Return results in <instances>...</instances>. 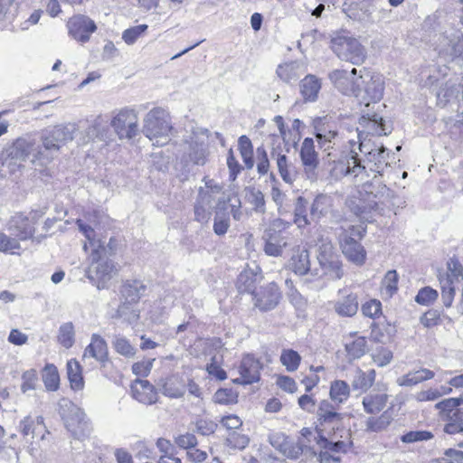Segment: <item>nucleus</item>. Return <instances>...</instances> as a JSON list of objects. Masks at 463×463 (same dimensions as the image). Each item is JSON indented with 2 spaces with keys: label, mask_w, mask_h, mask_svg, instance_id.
I'll return each mask as SVG.
<instances>
[{
  "label": "nucleus",
  "mask_w": 463,
  "mask_h": 463,
  "mask_svg": "<svg viewBox=\"0 0 463 463\" xmlns=\"http://www.w3.org/2000/svg\"><path fill=\"white\" fill-rule=\"evenodd\" d=\"M379 0H363L359 4L357 18L360 21L375 23V14L378 10Z\"/></svg>",
  "instance_id": "obj_41"
},
{
  "label": "nucleus",
  "mask_w": 463,
  "mask_h": 463,
  "mask_svg": "<svg viewBox=\"0 0 463 463\" xmlns=\"http://www.w3.org/2000/svg\"><path fill=\"white\" fill-rule=\"evenodd\" d=\"M387 401L385 393L369 394L364 397L363 405L367 413L375 414L385 407Z\"/></svg>",
  "instance_id": "obj_40"
},
{
  "label": "nucleus",
  "mask_w": 463,
  "mask_h": 463,
  "mask_svg": "<svg viewBox=\"0 0 463 463\" xmlns=\"http://www.w3.org/2000/svg\"><path fill=\"white\" fill-rule=\"evenodd\" d=\"M331 49L340 60L355 65L363 63L366 57L365 48L360 42L356 38L346 34L333 37Z\"/></svg>",
  "instance_id": "obj_9"
},
{
  "label": "nucleus",
  "mask_w": 463,
  "mask_h": 463,
  "mask_svg": "<svg viewBox=\"0 0 463 463\" xmlns=\"http://www.w3.org/2000/svg\"><path fill=\"white\" fill-rule=\"evenodd\" d=\"M317 260L322 272L314 278L326 277L328 279L337 280L343 277L342 262L330 241H324L319 245Z\"/></svg>",
  "instance_id": "obj_11"
},
{
  "label": "nucleus",
  "mask_w": 463,
  "mask_h": 463,
  "mask_svg": "<svg viewBox=\"0 0 463 463\" xmlns=\"http://www.w3.org/2000/svg\"><path fill=\"white\" fill-rule=\"evenodd\" d=\"M132 396L141 403L151 405L157 402L156 388L147 380L137 379L131 385Z\"/></svg>",
  "instance_id": "obj_21"
},
{
  "label": "nucleus",
  "mask_w": 463,
  "mask_h": 463,
  "mask_svg": "<svg viewBox=\"0 0 463 463\" xmlns=\"http://www.w3.org/2000/svg\"><path fill=\"white\" fill-rule=\"evenodd\" d=\"M373 361L380 367L389 364L392 359V353L391 350L381 347L372 354Z\"/></svg>",
  "instance_id": "obj_64"
},
{
  "label": "nucleus",
  "mask_w": 463,
  "mask_h": 463,
  "mask_svg": "<svg viewBox=\"0 0 463 463\" xmlns=\"http://www.w3.org/2000/svg\"><path fill=\"white\" fill-rule=\"evenodd\" d=\"M444 419L447 421L443 428L445 433L453 435L463 432V411H455Z\"/></svg>",
  "instance_id": "obj_46"
},
{
  "label": "nucleus",
  "mask_w": 463,
  "mask_h": 463,
  "mask_svg": "<svg viewBox=\"0 0 463 463\" xmlns=\"http://www.w3.org/2000/svg\"><path fill=\"white\" fill-rule=\"evenodd\" d=\"M305 72V65L298 61L286 62L277 69L278 76L286 83L296 82Z\"/></svg>",
  "instance_id": "obj_27"
},
{
  "label": "nucleus",
  "mask_w": 463,
  "mask_h": 463,
  "mask_svg": "<svg viewBox=\"0 0 463 463\" xmlns=\"http://www.w3.org/2000/svg\"><path fill=\"white\" fill-rule=\"evenodd\" d=\"M110 126L119 139L130 140L139 133L137 112L130 108L121 109L115 112Z\"/></svg>",
  "instance_id": "obj_13"
},
{
  "label": "nucleus",
  "mask_w": 463,
  "mask_h": 463,
  "mask_svg": "<svg viewBox=\"0 0 463 463\" xmlns=\"http://www.w3.org/2000/svg\"><path fill=\"white\" fill-rule=\"evenodd\" d=\"M345 351L348 359L355 360L361 358L367 350V341L365 337L357 336L350 342L345 343Z\"/></svg>",
  "instance_id": "obj_43"
},
{
  "label": "nucleus",
  "mask_w": 463,
  "mask_h": 463,
  "mask_svg": "<svg viewBox=\"0 0 463 463\" xmlns=\"http://www.w3.org/2000/svg\"><path fill=\"white\" fill-rule=\"evenodd\" d=\"M302 454L308 455L309 457L317 456V452L310 445L306 444L305 440H298V442L291 440L286 457L296 459Z\"/></svg>",
  "instance_id": "obj_51"
},
{
  "label": "nucleus",
  "mask_w": 463,
  "mask_h": 463,
  "mask_svg": "<svg viewBox=\"0 0 463 463\" xmlns=\"http://www.w3.org/2000/svg\"><path fill=\"white\" fill-rule=\"evenodd\" d=\"M300 94L305 102H314L318 98L321 89L320 80L313 75L307 74L299 83Z\"/></svg>",
  "instance_id": "obj_28"
},
{
  "label": "nucleus",
  "mask_w": 463,
  "mask_h": 463,
  "mask_svg": "<svg viewBox=\"0 0 463 463\" xmlns=\"http://www.w3.org/2000/svg\"><path fill=\"white\" fill-rule=\"evenodd\" d=\"M76 131L77 126L73 123L44 129L41 135L42 150L37 153L38 158L45 159L50 164L58 156L61 147L73 139Z\"/></svg>",
  "instance_id": "obj_5"
},
{
  "label": "nucleus",
  "mask_w": 463,
  "mask_h": 463,
  "mask_svg": "<svg viewBox=\"0 0 463 463\" xmlns=\"http://www.w3.org/2000/svg\"><path fill=\"white\" fill-rule=\"evenodd\" d=\"M383 79L380 74L364 71L360 75L361 95H356V98L364 103L366 109L362 110L359 126L372 135H387L383 118L375 112L371 113L369 109L371 103L374 105L383 98Z\"/></svg>",
  "instance_id": "obj_2"
},
{
  "label": "nucleus",
  "mask_w": 463,
  "mask_h": 463,
  "mask_svg": "<svg viewBox=\"0 0 463 463\" xmlns=\"http://www.w3.org/2000/svg\"><path fill=\"white\" fill-rule=\"evenodd\" d=\"M84 357H92L99 362H105L108 359V346L106 341L99 335L91 336L90 344L84 351Z\"/></svg>",
  "instance_id": "obj_33"
},
{
  "label": "nucleus",
  "mask_w": 463,
  "mask_h": 463,
  "mask_svg": "<svg viewBox=\"0 0 463 463\" xmlns=\"http://www.w3.org/2000/svg\"><path fill=\"white\" fill-rule=\"evenodd\" d=\"M363 236V231L358 226H349L339 234V243L343 254L358 266L363 265L366 259V251L359 242Z\"/></svg>",
  "instance_id": "obj_10"
},
{
  "label": "nucleus",
  "mask_w": 463,
  "mask_h": 463,
  "mask_svg": "<svg viewBox=\"0 0 463 463\" xmlns=\"http://www.w3.org/2000/svg\"><path fill=\"white\" fill-rule=\"evenodd\" d=\"M288 245L287 239L280 234L272 233L266 239L264 251L272 257L281 256L283 249Z\"/></svg>",
  "instance_id": "obj_38"
},
{
  "label": "nucleus",
  "mask_w": 463,
  "mask_h": 463,
  "mask_svg": "<svg viewBox=\"0 0 463 463\" xmlns=\"http://www.w3.org/2000/svg\"><path fill=\"white\" fill-rule=\"evenodd\" d=\"M162 393L172 399L182 398L185 393V385L177 378H169L162 386Z\"/></svg>",
  "instance_id": "obj_44"
},
{
  "label": "nucleus",
  "mask_w": 463,
  "mask_h": 463,
  "mask_svg": "<svg viewBox=\"0 0 463 463\" xmlns=\"http://www.w3.org/2000/svg\"><path fill=\"white\" fill-rule=\"evenodd\" d=\"M316 138L319 147L327 152L328 161L332 160V153L329 152L335 149L339 143V134L336 130L326 129L325 128L316 127Z\"/></svg>",
  "instance_id": "obj_25"
},
{
  "label": "nucleus",
  "mask_w": 463,
  "mask_h": 463,
  "mask_svg": "<svg viewBox=\"0 0 463 463\" xmlns=\"http://www.w3.org/2000/svg\"><path fill=\"white\" fill-rule=\"evenodd\" d=\"M344 415L335 411L334 405L328 400H322L317 410V425L314 440L320 449L318 461L320 463H339L340 457L337 453H345L348 446L351 444L343 440H329L326 435L330 436L342 426Z\"/></svg>",
  "instance_id": "obj_1"
},
{
  "label": "nucleus",
  "mask_w": 463,
  "mask_h": 463,
  "mask_svg": "<svg viewBox=\"0 0 463 463\" xmlns=\"http://www.w3.org/2000/svg\"><path fill=\"white\" fill-rule=\"evenodd\" d=\"M299 156L303 166L304 174L311 182L317 180V168L319 165L318 154L315 149L314 140L306 137L300 146Z\"/></svg>",
  "instance_id": "obj_16"
},
{
  "label": "nucleus",
  "mask_w": 463,
  "mask_h": 463,
  "mask_svg": "<svg viewBox=\"0 0 463 463\" xmlns=\"http://www.w3.org/2000/svg\"><path fill=\"white\" fill-rule=\"evenodd\" d=\"M189 134L184 137L183 159L196 165H204L209 156V130L191 126Z\"/></svg>",
  "instance_id": "obj_7"
},
{
  "label": "nucleus",
  "mask_w": 463,
  "mask_h": 463,
  "mask_svg": "<svg viewBox=\"0 0 463 463\" xmlns=\"http://www.w3.org/2000/svg\"><path fill=\"white\" fill-rule=\"evenodd\" d=\"M41 425L44 427L43 418L42 416H38L35 419L32 418L31 416H26L24 420H21L19 428L21 433L24 436L31 435L32 438H33L35 435L36 428Z\"/></svg>",
  "instance_id": "obj_55"
},
{
  "label": "nucleus",
  "mask_w": 463,
  "mask_h": 463,
  "mask_svg": "<svg viewBox=\"0 0 463 463\" xmlns=\"http://www.w3.org/2000/svg\"><path fill=\"white\" fill-rule=\"evenodd\" d=\"M335 312L342 317H353L358 310V299L355 294H348L335 304Z\"/></svg>",
  "instance_id": "obj_37"
},
{
  "label": "nucleus",
  "mask_w": 463,
  "mask_h": 463,
  "mask_svg": "<svg viewBox=\"0 0 463 463\" xmlns=\"http://www.w3.org/2000/svg\"><path fill=\"white\" fill-rule=\"evenodd\" d=\"M357 70L353 68L351 71L345 70H335L329 73V79L335 87L345 95H361L360 75L356 76Z\"/></svg>",
  "instance_id": "obj_15"
},
{
  "label": "nucleus",
  "mask_w": 463,
  "mask_h": 463,
  "mask_svg": "<svg viewBox=\"0 0 463 463\" xmlns=\"http://www.w3.org/2000/svg\"><path fill=\"white\" fill-rule=\"evenodd\" d=\"M393 420V411L392 409H388L384 411L380 417L374 418L370 417L366 420V428L371 431H381L385 430Z\"/></svg>",
  "instance_id": "obj_42"
},
{
  "label": "nucleus",
  "mask_w": 463,
  "mask_h": 463,
  "mask_svg": "<svg viewBox=\"0 0 463 463\" xmlns=\"http://www.w3.org/2000/svg\"><path fill=\"white\" fill-rule=\"evenodd\" d=\"M254 306L260 311L274 309L281 298V292L274 282L260 287L257 291H252Z\"/></svg>",
  "instance_id": "obj_18"
},
{
  "label": "nucleus",
  "mask_w": 463,
  "mask_h": 463,
  "mask_svg": "<svg viewBox=\"0 0 463 463\" xmlns=\"http://www.w3.org/2000/svg\"><path fill=\"white\" fill-rule=\"evenodd\" d=\"M146 291V286L139 280L127 281L121 288V298L130 304H137Z\"/></svg>",
  "instance_id": "obj_36"
},
{
  "label": "nucleus",
  "mask_w": 463,
  "mask_h": 463,
  "mask_svg": "<svg viewBox=\"0 0 463 463\" xmlns=\"http://www.w3.org/2000/svg\"><path fill=\"white\" fill-rule=\"evenodd\" d=\"M59 414L66 429L76 439H84L90 433V425L84 411L68 399L59 402Z\"/></svg>",
  "instance_id": "obj_8"
},
{
  "label": "nucleus",
  "mask_w": 463,
  "mask_h": 463,
  "mask_svg": "<svg viewBox=\"0 0 463 463\" xmlns=\"http://www.w3.org/2000/svg\"><path fill=\"white\" fill-rule=\"evenodd\" d=\"M441 285V299L446 307H449L452 305L455 297V288L453 284L449 282V279L439 278Z\"/></svg>",
  "instance_id": "obj_58"
},
{
  "label": "nucleus",
  "mask_w": 463,
  "mask_h": 463,
  "mask_svg": "<svg viewBox=\"0 0 463 463\" xmlns=\"http://www.w3.org/2000/svg\"><path fill=\"white\" fill-rule=\"evenodd\" d=\"M271 157L276 160L279 173L287 184H293L297 179L298 171L294 164L285 154H281L277 149L271 151Z\"/></svg>",
  "instance_id": "obj_23"
},
{
  "label": "nucleus",
  "mask_w": 463,
  "mask_h": 463,
  "mask_svg": "<svg viewBox=\"0 0 463 463\" xmlns=\"http://www.w3.org/2000/svg\"><path fill=\"white\" fill-rule=\"evenodd\" d=\"M21 249V244L17 239H12V237L0 232V252H8L14 254V250Z\"/></svg>",
  "instance_id": "obj_61"
},
{
  "label": "nucleus",
  "mask_w": 463,
  "mask_h": 463,
  "mask_svg": "<svg viewBox=\"0 0 463 463\" xmlns=\"http://www.w3.org/2000/svg\"><path fill=\"white\" fill-rule=\"evenodd\" d=\"M136 304H130L128 301L121 298V303L118 307V317L124 318L129 323H132L139 317V312L135 307Z\"/></svg>",
  "instance_id": "obj_56"
},
{
  "label": "nucleus",
  "mask_w": 463,
  "mask_h": 463,
  "mask_svg": "<svg viewBox=\"0 0 463 463\" xmlns=\"http://www.w3.org/2000/svg\"><path fill=\"white\" fill-rule=\"evenodd\" d=\"M435 373L427 368H420L416 371H411L408 373L397 379V384L403 387H411L418 383L434 378Z\"/></svg>",
  "instance_id": "obj_32"
},
{
  "label": "nucleus",
  "mask_w": 463,
  "mask_h": 463,
  "mask_svg": "<svg viewBox=\"0 0 463 463\" xmlns=\"http://www.w3.org/2000/svg\"><path fill=\"white\" fill-rule=\"evenodd\" d=\"M358 138H359V150L361 153L364 154L367 156V160L370 163H373L374 168H371L370 170L373 172H376L379 175H382L383 171V167L389 165L387 158L389 156V153L387 149L381 146L378 148H371L369 144L366 143L365 139H363V135L364 132L367 134L368 131L366 129L362 128L360 130V127L357 128Z\"/></svg>",
  "instance_id": "obj_17"
},
{
  "label": "nucleus",
  "mask_w": 463,
  "mask_h": 463,
  "mask_svg": "<svg viewBox=\"0 0 463 463\" xmlns=\"http://www.w3.org/2000/svg\"><path fill=\"white\" fill-rule=\"evenodd\" d=\"M79 230L88 240L84 244V250H90L89 256V267L86 269V277L97 285L99 289L104 288L106 282L112 277L115 270L113 261L108 257V250L101 243L100 240L95 239V231L81 220L76 222Z\"/></svg>",
  "instance_id": "obj_3"
},
{
  "label": "nucleus",
  "mask_w": 463,
  "mask_h": 463,
  "mask_svg": "<svg viewBox=\"0 0 463 463\" xmlns=\"http://www.w3.org/2000/svg\"><path fill=\"white\" fill-rule=\"evenodd\" d=\"M58 342L66 349L71 348L75 342V330L71 322L61 325L57 335Z\"/></svg>",
  "instance_id": "obj_49"
},
{
  "label": "nucleus",
  "mask_w": 463,
  "mask_h": 463,
  "mask_svg": "<svg viewBox=\"0 0 463 463\" xmlns=\"http://www.w3.org/2000/svg\"><path fill=\"white\" fill-rule=\"evenodd\" d=\"M147 30L146 24H139L126 29L122 33V39L128 45L134 44L137 40Z\"/></svg>",
  "instance_id": "obj_59"
},
{
  "label": "nucleus",
  "mask_w": 463,
  "mask_h": 463,
  "mask_svg": "<svg viewBox=\"0 0 463 463\" xmlns=\"http://www.w3.org/2000/svg\"><path fill=\"white\" fill-rule=\"evenodd\" d=\"M329 396L331 403L337 411V407L345 402L350 396V387L348 383L342 380H335L331 383ZM330 402V401H328Z\"/></svg>",
  "instance_id": "obj_34"
},
{
  "label": "nucleus",
  "mask_w": 463,
  "mask_h": 463,
  "mask_svg": "<svg viewBox=\"0 0 463 463\" xmlns=\"http://www.w3.org/2000/svg\"><path fill=\"white\" fill-rule=\"evenodd\" d=\"M451 392V387L441 386L440 390L437 388H429L427 390L417 392L413 395V398L419 402H433L440 398L442 395L449 394Z\"/></svg>",
  "instance_id": "obj_48"
},
{
  "label": "nucleus",
  "mask_w": 463,
  "mask_h": 463,
  "mask_svg": "<svg viewBox=\"0 0 463 463\" xmlns=\"http://www.w3.org/2000/svg\"><path fill=\"white\" fill-rule=\"evenodd\" d=\"M362 190L369 197L372 196L373 199H377L380 203H383L392 195V192L383 184L376 175H374L371 182H364Z\"/></svg>",
  "instance_id": "obj_29"
},
{
  "label": "nucleus",
  "mask_w": 463,
  "mask_h": 463,
  "mask_svg": "<svg viewBox=\"0 0 463 463\" xmlns=\"http://www.w3.org/2000/svg\"><path fill=\"white\" fill-rule=\"evenodd\" d=\"M115 350L126 357H133L136 354V349L130 345L128 339L121 336H117L113 342Z\"/></svg>",
  "instance_id": "obj_62"
},
{
  "label": "nucleus",
  "mask_w": 463,
  "mask_h": 463,
  "mask_svg": "<svg viewBox=\"0 0 463 463\" xmlns=\"http://www.w3.org/2000/svg\"><path fill=\"white\" fill-rule=\"evenodd\" d=\"M307 201L304 197L298 196L295 202L294 222L299 228H303L310 223L307 215Z\"/></svg>",
  "instance_id": "obj_50"
},
{
  "label": "nucleus",
  "mask_w": 463,
  "mask_h": 463,
  "mask_svg": "<svg viewBox=\"0 0 463 463\" xmlns=\"http://www.w3.org/2000/svg\"><path fill=\"white\" fill-rule=\"evenodd\" d=\"M332 161L333 165L329 169V174L335 180H339L346 175H354V178H359V182H364V177L369 176L365 165L361 164L358 154L354 150H351L345 158Z\"/></svg>",
  "instance_id": "obj_12"
},
{
  "label": "nucleus",
  "mask_w": 463,
  "mask_h": 463,
  "mask_svg": "<svg viewBox=\"0 0 463 463\" xmlns=\"http://www.w3.org/2000/svg\"><path fill=\"white\" fill-rule=\"evenodd\" d=\"M42 150L40 142L32 135H25L14 139L6 146L2 152V165L10 175L21 173L24 168V162L30 159L33 165H46L48 161L38 158L37 153Z\"/></svg>",
  "instance_id": "obj_4"
},
{
  "label": "nucleus",
  "mask_w": 463,
  "mask_h": 463,
  "mask_svg": "<svg viewBox=\"0 0 463 463\" xmlns=\"http://www.w3.org/2000/svg\"><path fill=\"white\" fill-rule=\"evenodd\" d=\"M433 438V434L428 430L410 431L402 435L401 439L404 443H413L417 441L429 440Z\"/></svg>",
  "instance_id": "obj_63"
},
{
  "label": "nucleus",
  "mask_w": 463,
  "mask_h": 463,
  "mask_svg": "<svg viewBox=\"0 0 463 463\" xmlns=\"http://www.w3.org/2000/svg\"><path fill=\"white\" fill-rule=\"evenodd\" d=\"M448 272L446 275H439L441 279H449V282L453 284L455 281L463 279V266L456 258H450L447 262Z\"/></svg>",
  "instance_id": "obj_54"
},
{
  "label": "nucleus",
  "mask_w": 463,
  "mask_h": 463,
  "mask_svg": "<svg viewBox=\"0 0 463 463\" xmlns=\"http://www.w3.org/2000/svg\"><path fill=\"white\" fill-rule=\"evenodd\" d=\"M43 381L48 391H56L59 387L60 377L53 364H46L43 373Z\"/></svg>",
  "instance_id": "obj_53"
},
{
  "label": "nucleus",
  "mask_w": 463,
  "mask_h": 463,
  "mask_svg": "<svg viewBox=\"0 0 463 463\" xmlns=\"http://www.w3.org/2000/svg\"><path fill=\"white\" fill-rule=\"evenodd\" d=\"M375 377L376 373L373 369L367 372H364L361 369H358L352 382V386L354 390H358L364 392L373 386L375 381Z\"/></svg>",
  "instance_id": "obj_39"
},
{
  "label": "nucleus",
  "mask_w": 463,
  "mask_h": 463,
  "mask_svg": "<svg viewBox=\"0 0 463 463\" xmlns=\"http://www.w3.org/2000/svg\"><path fill=\"white\" fill-rule=\"evenodd\" d=\"M67 374L73 390H81L83 388L84 382L81 375V368L75 359L68 361Z\"/></svg>",
  "instance_id": "obj_45"
},
{
  "label": "nucleus",
  "mask_w": 463,
  "mask_h": 463,
  "mask_svg": "<svg viewBox=\"0 0 463 463\" xmlns=\"http://www.w3.org/2000/svg\"><path fill=\"white\" fill-rule=\"evenodd\" d=\"M205 186L200 187L196 198L197 203L213 209L217 195L222 192V186L213 184V180H205Z\"/></svg>",
  "instance_id": "obj_30"
},
{
  "label": "nucleus",
  "mask_w": 463,
  "mask_h": 463,
  "mask_svg": "<svg viewBox=\"0 0 463 463\" xmlns=\"http://www.w3.org/2000/svg\"><path fill=\"white\" fill-rule=\"evenodd\" d=\"M289 267L294 273L304 276L310 274L314 276H319L317 269H310L309 252L307 250H302L293 254L289 261Z\"/></svg>",
  "instance_id": "obj_24"
},
{
  "label": "nucleus",
  "mask_w": 463,
  "mask_h": 463,
  "mask_svg": "<svg viewBox=\"0 0 463 463\" xmlns=\"http://www.w3.org/2000/svg\"><path fill=\"white\" fill-rule=\"evenodd\" d=\"M334 198L326 194H319L316 196L310 207V218L317 221L326 216L333 211Z\"/></svg>",
  "instance_id": "obj_26"
},
{
  "label": "nucleus",
  "mask_w": 463,
  "mask_h": 463,
  "mask_svg": "<svg viewBox=\"0 0 463 463\" xmlns=\"http://www.w3.org/2000/svg\"><path fill=\"white\" fill-rule=\"evenodd\" d=\"M463 403V398H449L445 399L436 404V408L440 411L443 418H446L448 414L454 412L455 411H463L458 407Z\"/></svg>",
  "instance_id": "obj_57"
},
{
  "label": "nucleus",
  "mask_w": 463,
  "mask_h": 463,
  "mask_svg": "<svg viewBox=\"0 0 463 463\" xmlns=\"http://www.w3.org/2000/svg\"><path fill=\"white\" fill-rule=\"evenodd\" d=\"M8 231L14 236L13 239H17L18 242L30 239L34 232L29 219L23 214H15L10 219Z\"/></svg>",
  "instance_id": "obj_22"
},
{
  "label": "nucleus",
  "mask_w": 463,
  "mask_h": 463,
  "mask_svg": "<svg viewBox=\"0 0 463 463\" xmlns=\"http://www.w3.org/2000/svg\"><path fill=\"white\" fill-rule=\"evenodd\" d=\"M205 186L200 187L196 198L197 203L213 209L217 195L222 192V186L213 184V180H205Z\"/></svg>",
  "instance_id": "obj_31"
},
{
  "label": "nucleus",
  "mask_w": 463,
  "mask_h": 463,
  "mask_svg": "<svg viewBox=\"0 0 463 463\" xmlns=\"http://www.w3.org/2000/svg\"><path fill=\"white\" fill-rule=\"evenodd\" d=\"M261 279L260 274L254 272L250 269L241 271L237 279V288L240 292H248L252 295V291H257L256 284Z\"/></svg>",
  "instance_id": "obj_35"
},
{
  "label": "nucleus",
  "mask_w": 463,
  "mask_h": 463,
  "mask_svg": "<svg viewBox=\"0 0 463 463\" xmlns=\"http://www.w3.org/2000/svg\"><path fill=\"white\" fill-rule=\"evenodd\" d=\"M172 125L168 114L161 108L151 109L144 118L142 133L153 142L162 146L169 140Z\"/></svg>",
  "instance_id": "obj_6"
},
{
  "label": "nucleus",
  "mask_w": 463,
  "mask_h": 463,
  "mask_svg": "<svg viewBox=\"0 0 463 463\" xmlns=\"http://www.w3.org/2000/svg\"><path fill=\"white\" fill-rule=\"evenodd\" d=\"M246 199L249 203L253 206V210L257 213H265L266 202L263 193L255 187L246 189Z\"/></svg>",
  "instance_id": "obj_47"
},
{
  "label": "nucleus",
  "mask_w": 463,
  "mask_h": 463,
  "mask_svg": "<svg viewBox=\"0 0 463 463\" xmlns=\"http://www.w3.org/2000/svg\"><path fill=\"white\" fill-rule=\"evenodd\" d=\"M262 364L251 354H246L238 367L239 377L233 379L237 384H251L260 378Z\"/></svg>",
  "instance_id": "obj_20"
},
{
  "label": "nucleus",
  "mask_w": 463,
  "mask_h": 463,
  "mask_svg": "<svg viewBox=\"0 0 463 463\" xmlns=\"http://www.w3.org/2000/svg\"><path fill=\"white\" fill-rule=\"evenodd\" d=\"M439 53L449 61L463 62V33L458 30L446 32L439 40Z\"/></svg>",
  "instance_id": "obj_14"
},
{
  "label": "nucleus",
  "mask_w": 463,
  "mask_h": 463,
  "mask_svg": "<svg viewBox=\"0 0 463 463\" xmlns=\"http://www.w3.org/2000/svg\"><path fill=\"white\" fill-rule=\"evenodd\" d=\"M279 359L287 371L291 373L298 370L301 362L300 354L293 349L282 350Z\"/></svg>",
  "instance_id": "obj_52"
},
{
  "label": "nucleus",
  "mask_w": 463,
  "mask_h": 463,
  "mask_svg": "<svg viewBox=\"0 0 463 463\" xmlns=\"http://www.w3.org/2000/svg\"><path fill=\"white\" fill-rule=\"evenodd\" d=\"M438 291L430 287H425L419 290L415 297V301L423 306H429L438 298Z\"/></svg>",
  "instance_id": "obj_60"
},
{
  "label": "nucleus",
  "mask_w": 463,
  "mask_h": 463,
  "mask_svg": "<svg viewBox=\"0 0 463 463\" xmlns=\"http://www.w3.org/2000/svg\"><path fill=\"white\" fill-rule=\"evenodd\" d=\"M69 34L77 42L87 43L97 26L92 19L83 14H77L70 18L67 23Z\"/></svg>",
  "instance_id": "obj_19"
}]
</instances>
